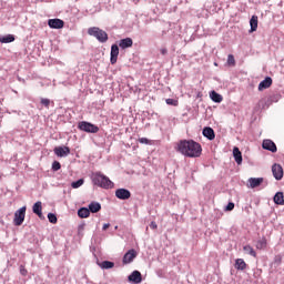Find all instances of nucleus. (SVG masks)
Instances as JSON below:
<instances>
[{"label": "nucleus", "mask_w": 284, "mask_h": 284, "mask_svg": "<svg viewBox=\"0 0 284 284\" xmlns=\"http://www.w3.org/2000/svg\"><path fill=\"white\" fill-rule=\"evenodd\" d=\"M256 250H265L267 247V239L262 237L260 241L255 244Z\"/></svg>", "instance_id": "nucleus-26"}, {"label": "nucleus", "mask_w": 284, "mask_h": 284, "mask_svg": "<svg viewBox=\"0 0 284 284\" xmlns=\"http://www.w3.org/2000/svg\"><path fill=\"white\" fill-rule=\"evenodd\" d=\"M262 148L263 150H268V152H276L277 148H276V143H274V141L272 140H264L262 143Z\"/></svg>", "instance_id": "nucleus-10"}, {"label": "nucleus", "mask_w": 284, "mask_h": 284, "mask_svg": "<svg viewBox=\"0 0 284 284\" xmlns=\"http://www.w3.org/2000/svg\"><path fill=\"white\" fill-rule=\"evenodd\" d=\"M273 201L276 205H284V195L283 192H277L274 197Z\"/></svg>", "instance_id": "nucleus-21"}, {"label": "nucleus", "mask_w": 284, "mask_h": 284, "mask_svg": "<svg viewBox=\"0 0 284 284\" xmlns=\"http://www.w3.org/2000/svg\"><path fill=\"white\" fill-rule=\"evenodd\" d=\"M136 256H138L136 250L134 248L129 250L123 256V260H122L123 265H129V263H132V261H134Z\"/></svg>", "instance_id": "nucleus-6"}, {"label": "nucleus", "mask_w": 284, "mask_h": 284, "mask_svg": "<svg viewBox=\"0 0 284 284\" xmlns=\"http://www.w3.org/2000/svg\"><path fill=\"white\" fill-rule=\"evenodd\" d=\"M23 221H26V206H22L14 213L13 223L17 226L23 225Z\"/></svg>", "instance_id": "nucleus-5"}, {"label": "nucleus", "mask_w": 284, "mask_h": 284, "mask_svg": "<svg viewBox=\"0 0 284 284\" xmlns=\"http://www.w3.org/2000/svg\"><path fill=\"white\" fill-rule=\"evenodd\" d=\"M48 26H49V28H52L53 30H61V28H63V26H65V22H63V20L58 19V18L49 19Z\"/></svg>", "instance_id": "nucleus-7"}, {"label": "nucleus", "mask_w": 284, "mask_h": 284, "mask_svg": "<svg viewBox=\"0 0 284 284\" xmlns=\"http://www.w3.org/2000/svg\"><path fill=\"white\" fill-rule=\"evenodd\" d=\"M272 172L276 181H281V179H283V166H281V164H273Z\"/></svg>", "instance_id": "nucleus-9"}, {"label": "nucleus", "mask_w": 284, "mask_h": 284, "mask_svg": "<svg viewBox=\"0 0 284 284\" xmlns=\"http://www.w3.org/2000/svg\"><path fill=\"white\" fill-rule=\"evenodd\" d=\"M43 206L41 201H38L33 204V214H37V216H39V219H43Z\"/></svg>", "instance_id": "nucleus-17"}, {"label": "nucleus", "mask_w": 284, "mask_h": 284, "mask_svg": "<svg viewBox=\"0 0 284 284\" xmlns=\"http://www.w3.org/2000/svg\"><path fill=\"white\" fill-rule=\"evenodd\" d=\"M91 179L92 183L98 185V187H103L104 190H112L114 187V182L101 172L92 173Z\"/></svg>", "instance_id": "nucleus-2"}, {"label": "nucleus", "mask_w": 284, "mask_h": 284, "mask_svg": "<svg viewBox=\"0 0 284 284\" xmlns=\"http://www.w3.org/2000/svg\"><path fill=\"white\" fill-rule=\"evenodd\" d=\"M48 220L51 222V223H57V215L55 214H53V213H49L48 214Z\"/></svg>", "instance_id": "nucleus-35"}, {"label": "nucleus", "mask_w": 284, "mask_h": 284, "mask_svg": "<svg viewBox=\"0 0 284 284\" xmlns=\"http://www.w3.org/2000/svg\"><path fill=\"white\" fill-rule=\"evenodd\" d=\"M129 281H131V283H135V284H139L141 283V281H143V277L141 275V272L139 271H133L131 273V275H129Z\"/></svg>", "instance_id": "nucleus-15"}, {"label": "nucleus", "mask_w": 284, "mask_h": 284, "mask_svg": "<svg viewBox=\"0 0 284 284\" xmlns=\"http://www.w3.org/2000/svg\"><path fill=\"white\" fill-rule=\"evenodd\" d=\"M52 170L53 172H59V170H61V163L59 161H54L52 163Z\"/></svg>", "instance_id": "nucleus-33"}, {"label": "nucleus", "mask_w": 284, "mask_h": 284, "mask_svg": "<svg viewBox=\"0 0 284 284\" xmlns=\"http://www.w3.org/2000/svg\"><path fill=\"white\" fill-rule=\"evenodd\" d=\"M89 211L92 212V214H97V212H101V204L98 202L90 203Z\"/></svg>", "instance_id": "nucleus-22"}, {"label": "nucleus", "mask_w": 284, "mask_h": 284, "mask_svg": "<svg viewBox=\"0 0 284 284\" xmlns=\"http://www.w3.org/2000/svg\"><path fill=\"white\" fill-rule=\"evenodd\" d=\"M83 183H84L83 179H80L75 182H72L71 187H73V190H77V189L81 187V185H83Z\"/></svg>", "instance_id": "nucleus-30"}, {"label": "nucleus", "mask_w": 284, "mask_h": 284, "mask_svg": "<svg viewBox=\"0 0 284 284\" xmlns=\"http://www.w3.org/2000/svg\"><path fill=\"white\" fill-rule=\"evenodd\" d=\"M203 136L209 139V141H214L216 139V134L214 133V129L210 126H205L202 132Z\"/></svg>", "instance_id": "nucleus-13"}, {"label": "nucleus", "mask_w": 284, "mask_h": 284, "mask_svg": "<svg viewBox=\"0 0 284 284\" xmlns=\"http://www.w3.org/2000/svg\"><path fill=\"white\" fill-rule=\"evenodd\" d=\"M132 45H134V41L132 40V38H125V39L120 40V42H119V47L122 50H125L128 48H132Z\"/></svg>", "instance_id": "nucleus-16"}, {"label": "nucleus", "mask_w": 284, "mask_h": 284, "mask_svg": "<svg viewBox=\"0 0 284 284\" xmlns=\"http://www.w3.org/2000/svg\"><path fill=\"white\" fill-rule=\"evenodd\" d=\"M176 152L189 159H199L203 153L201 144L194 140H180L175 146Z\"/></svg>", "instance_id": "nucleus-1"}, {"label": "nucleus", "mask_w": 284, "mask_h": 284, "mask_svg": "<svg viewBox=\"0 0 284 284\" xmlns=\"http://www.w3.org/2000/svg\"><path fill=\"white\" fill-rule=\"evenodd\" d=\"M263 181H265L263 178H251L248 179V187L252 190L260 187Z\"/></svg>", "instance_id": "nucleus-14"}, {"label": "nucleus", "mask_w": 284, "mask_h": 284, "mask_svg": "<svg viewBox=\"0 0 284 284\" xmlns=\"http://www.w3.org/2000/svg\"><path fill=\"white\" fill-rule=\"evenodd\" d=\"M119 59V45L118 44H112L111 47V65H114Z\"/></svg>", "instance_id": "nucleus-12"}, {"label": "nucleus", "mask_w": 284, "mask_h": 284, "mask_svg": "<svg viewBox=\"0 0 284 284\" xmlns=\"http://www.w3.org/2000/svg\"><path fill=\"white\" fill-rule=\"evenodd\" d=\"M20 274L22 276H28V270L26 268L24 265H20Z\"/></svg>", "instance_id": "nucleus-36"}, {"label": "nucleus", "mask_w": 284, "mask_h": 284, "mask_svg": "<svg viewBox=\"0 0 284 284\" xmlns=\"http://www.w3.org/2000/svg\"><path fill=\"white\" fill-rule=\"evenodd\" d=\"M78 128L82 132H88L90 134H97V132H99V126L85 121L80 122Z\"/></svg>", "instance_id": "nucleus-4"}, {"label": "nucleus", "mask_w": 284, "mask_h": 284, "mask_svg": "<svg viewBox=\"0 0 284 284\" xmlns=\"http://www.w3.org/2000/svg\"><path fill=\"white\" fill-rule=\"evenodd\" d=\"M150 227L151 230H156L159 225H156V222H151Z\"/></svg>", "instance_id": "nucleus-39"}, {"label": "nucleus", "mask_w": 284, "mask_h": 284, "mask_svg": "<svg viewBox=\"0 0 284 284\" xmlns=\"http://www.w3.org/2000/svg\"><path fill=\"white\" fill-rule=\"evenodd\" d=\"M88 34L94 37L100 43H108V32L99 27H91L88 29Z\"/></svg>", "instance_id": "nucleus-3"}, {"label": "nucleus", "mask_w": 284, "mask_h": 284, "mask_svg": "<svg viewBox=\"0 0 284 284\" xmlns=\"http://www.w3.org/2000/svg\"><path fill=\"white\" fill-rule=\"evenodd\" d=\"M210 97L214 103H221L223 101V95L219 94L216 91H211Z\"/></svg>", "instance_id": "nucleus-24"}, {"label": "nucleus", "mask_w": 284, "mask_h": 284, "mask_svg": "<svg viewBox=\"0 0 284 284\" xmlns=\"http://www.w3.org/2000/svg\"><path fill=\"white\" fill-rule=\"evenodd\" d=\"M251 32H256L258 29V16H252L250 20Z\"/></svg>", "instance_id": "nucleus-20"}, {"label": "nucleus", "mask_w": 284, "mask_h": 284, "mask_svg": "<svg viewBox=\"0 0 284 284\" xmlns=\"http://www.w3.org/2000/svg\"><path fill=\"white\" fill-rule=\"evenodd\" d=\"M110 227V223L103 224L102 230H108Z\"/></svg>", "instance_id": "nucleus-41"}, {"label": "nucleus", "mask_w": 284, "mask_h": 284, "mask_svg": "<svg viewBox=\"0 0 284 284\" xmlns=\"http://www.w3.org/2000/svg\"><path fill=\"white\" fill-rule=\"evenodd\" d=\"M100 267L102 270H112V267H114V262L103 261L102 263H100Z\"/></svg>", "instance_id": "nucleus-28"}, {"label": "nucleus", "mask_w": 284, "mask_h": 284, "mask_svg": "<svg viewBox=\"0 0 284 284\" xmlns=\"http://www.w3.org/2000/svg\"><path fill=\"white\" fill-rule=\"evenodd\" d=\"M227 65H236V60L234 59V55L233 54H229L227 57Z\"/></svg>", "instance_id": "nucleus-32"}, {"label": "nucleus", "mask_w": 284, "mask_h": 284, "mask_svg": "<svg viewBox=\"0 0 284 284\" xmlns=\"http://www.w3.org/2000/svg\"><path fill=\"white\" fill-rule=\"evenodd\" d=\"M41 104L44 105V108L50 109V99L42 98Z\"/></svg>", "instance_id": "nucleus-34"}, {"label": "nucleus", "mask_w": 284, "mask_h": 284, "mask_svg": "<svg viewBox=\"0 0 284 284\" xmlns=\"http://www.w3.org/2000/svg\"><path fill=\"white\" fill-rule=\"evenodd\" d=\"M161 54L165 57L168 54V50L165 48L160 49Z\"/></svg>", "instance_id": "nucleus-40"}, {"label": "nucleus", "mask_w": 284, "mask_h": 284, "mask_svg": "<svg viewBox=\"0 0 284 284\" xmlns=\"http://www.w3.org/2000/svg\"><path fill=\"white\" fill-rule=\"evenodd\" d=\"M78 216L80 219H88L90 216V211L88 207H81L79 211H78Z\"/></svg>", "instance_id": "nucleus-25"}, {"label": "nucleus", "mask_w": 284, "mask_h": 284, "mask_svg": "<svg viewBox=\"0 0 284 284\" xmlns=\"http://www.w3.org/2000/svg\"><path fill=\"white\" fill-rule=\"evenodd\" d=\"M116 199H120L121 201H128L130 196H132V193L128 189H118L115 191Z\"/></svg>", "instance_id": "nucleus-8"}, {"label": "nucleus", "mask_w": 284, "mask_h": 284, "mask_svg": "<svg viewBox=\"0 0 284 284\" xmlns=\"http://www.w3.org/2000/svg\"><path fill=\"white\" fill-rule=\"evenodd\" d=\"M139 143H142L144 145H150V140L148 138H140Z\"/></svg>", "instance_id": "nucleus-37"}, {"label": "nucleus", "mask_w": 284, "mask_h": 284, "mask_svg": "<svg viewBox=\"0 0 284 284\" xmlns=\"http://www.w3.org/2000/svg\"><path fill=\"white\" fill-rule=\"evenodd\" d=\"M246 267H247V263H245V260H243V258H237V260L235 261V270H241V271H243V270H246Z\"/></svg>", "instance_id": "nucleus-23"}, {"label": "nucleus", "mask_w": 284, "mask_h": 284, "mask_svg": "<svg viewBox=\"0 0 284 284\" xmlns=\"http://www.w3.org/2000/svg\"><path fill=\"white\" fill-rule=\"evenodd\" d=\"M267 88H272V78L266 77L262 82L258 84L260 92L263 90H267Z\"/></svg>", "instance_id": "nucleus-18"}, {"label": "nucleus", "mask_w": 284, "mask_h": 284, "mask_svg": "<svg viewBox=\"0 0 284 284\" xmlns=\"http://www.w3.org/2000/svg\"><path fill=\"white\" fill-rule=\"evenodd\" d=\"M232 210H234V203L230 202L225 207V212H232Z\"/></svg>", "instance_id": "nucleus-38"}, {"label": "nucleus", "mask_w": 284, "mask_h": 284, "mask_svg": "<svg viewBox=\"0 0 284 284\" xmlns=\"http://www.w3.org/2000/svg\"><path fill=\"white\" fill-rule=\"evenodd\" d=\"M165 103H166V105H173L174 108H176L179 105V100L166 99Z\"/></svg>", "instance_id": "nucleus-31"}, {"label": "nucleus", "mask_w": 284, "mask_h": 284, "mask_svg": "<svg viewBox=\"0 0 284 284\" xmlns=\"http://www.w3.org/2000/svg\"><path fill=\"white\" fill-rule=\"evenodd\" d=\"M53 152L57 156L63 158L70 154V149L68 146H55Z\"/></svg>", "instance_id": "nucleus-11"}, {"label": "nucleus", "mask_w": 284, "mask_h": 284, "mask_svg": "<svg viewBox=\"0 0 284 284\" xmlns=\"http://www.w3.org/2000/svg\"><path fill=\"white\" fill-rule=\"evenodd\" d=\"M14 41L13 34H7L3 37H0V43H12Z\"/></svg>", "instance_id": "nucleus-27"}, {"label": "nucleus", "mask_w": 284, "mask_h": 284, "mask_svg": "<svg viewBox=\"0 0 284 284\" xmlns=\"http://www.w3.org/2000/svg\"><path fill=\"white\" fill-rule=\"evenodd\" d=\"M233 155L235 163H237V165H241V163H243V154L241 153V150H239V148L235 146L233 149Z\"/></svg>", "instance_id": "nucleus-19"}, {"label": "nucleus", "mask_w": 284, "mask_h": 284, "mask_svg": "<svg viewBox=\"0 0 284 284\" xmlns=\"http://www.w3.org/2000/svg\"><path fill=\"white\" fill-rule=\"evenodd\" d=\"M243 250L244 252H246V254H250V256H253L254 258H256V251H254L252 246L245 245Z\"/></svg>", "instance_id": "nucleus-29"}]
</instances>
